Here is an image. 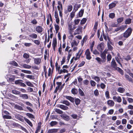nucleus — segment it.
Instances as JSON below:
<instances>
[{
	"label": "nucleus",
	"mask_w": 133,
	"mask_h": 133,
	"mask_svg": "<svg viewBox=\"0 0 133 133\" xmlns=\"http://www.w3.org/2000/svg\"><path fill=\"white\" fill-rule=\"evenodd\" d=\"M132 31V30L131 28H128L123 34V37L126 38H127L130 35Z\"/></svg>",
	"instance_id": "obj_1"
},
{
	"label": "nucleus",
	"mask_w": 133,
	"mask_h": 133,
	"mask_svg": "<svg viewBox=\"0 0 133 133\" xmlns=\"http://www.w3.org/2000/svg\"><path fill=\"white\" fill-rule=\"evenodd\" d=\"M85 55L86 56L87 59L90 60L91 58V53L89 49H87L85 52Z\"/></svg>",
	"instance_id": "obj_2"
},
{
	"label": "nucleus",
	"mask_w": 133,
	"mask_h": 133,
	"mask_svg": "<svg viewBox=\"0 0 133 133\" xmlns=\"http://www.w3.org/2000/svg\"><path fill=\"white\" fill-rule=\"evenodd\" d=\"M83 27L80 25L78 26V28L75 30L74 35L79 34L82 32Z\"/></svg>",
	"instance_id": "obj_3"
},
{
	"label": "nucleus",
	"mask_w": 133,
	"mask_h": 133,
	"mask_svg": "<svg viewBox=\"0 0 133 133\" xmlns=\"http://www.w3.org/2000/svg\"><path fill=\"white\" fill-rule=\"evenodd\" d=\"M104 43L102 42L97 46V49L101 52H102L104 49Z\"/></svg>",
	"instance_id": "obj_4"
},
{
	"label": "nucleus",
	"mask_w": 133,
	"mask_h": 133,
	"mask_svg": "<svg viewBox=\"0 0 133 133\" xmlns=\"http://www.w3.org/2000/svg\"><path fill=\"white\" fill-rule=\"evenodd\" d=\"M112 99L115 101H116L118 103H120L122 101V99L119 96H114L113 97Z\"/></svg>",
	"instance_id": "obj_5"
},
{
	"label": "nucleus",
	"mask_w": 133,
	"mask_h": 133,
	"mask_svg": "<svg viewBox=\"0 0 133 133\" xmlns=\"http://www.w3.org/2000/svg\"><path fill=\"white\" fill-rule=\"evenodd\" d=\"M72 24L71 23H69L68 24V29L69 30V32L70 34L71 35L72 37H73V36L72 35Z\"/></svg>",
	"instance_id": "obj_6"
},
{
	"label": "nucleus",
	"mask_w": 133,
	"mask_h": 133,
	"mask_svg": "<svg viewBox=\"0 0 133 133\" xmlns=\"http://www.w3.org/2000/svg\"><path fill=\"white\" fill-rule=\"evenodd\" d=\"M33 59H34V63L35 64L38 65L40 64L41 62V59L40 58H34Z\"/></svg>",
	"instance_id": "obj_7"
},
{
	"label": "nucleus",
	"mask_w": 133,
	"mask_h": 133,
	"mask_svg": "<svg viewBox=\"0 0 133 133\" xmlns=\"http://www.w3.org/2000/svg\"><path fill=\"white\" fill-rule=\"evenodd\" d=\"M8 80L10 82H12L14 81L15 78V76L12 75H10V77H8Z\"/></svg>",
	"instance_id": "obj_8"
},
{
	"label": "nucleus",
	"mask_w": 133,
	"mask_h": 133,
	"mask_svg": "<svg viewBox=\"0 0 133 133\" xmlns=\"http://www.w3.org/2000/svg\"><path fill=\"white\" fill-rule=\"evenodd\" d=\"M107 104L109 106L112 107L114 105L115 103L113 101L109 100L107 101Z\"/></svg>",
	"instance_id": "obj_9"
},
{
	"label": "nucleus",
	"mask_w": 133,
	"mask_h": 133,
	"mask_svg": "<svg viewBox=\"0 0 133 133\" xmlns=\"http://www.w3.org/2000/svg\"><path fill=\"white\" fill-rule=\"evenodd\" d=\"M61 116L65 120L68 121L69 119V117L67 115L63 114L61 115Z\"/></svg>",
	"instance_id": "obj_10"
},
{
	"label": "nucleus",
	"mask_w": 133,
	"mask_h": 133,
	"mask_svg": "<svg viewBox=\"0 0 133 133\" xmlns=\"http://www.w3.org/2000/svg\"><path fill=\"white\" fill-rule=\"evenodd\" d=\"M114 2H115V3L112 2L109 5V9H111L115 6L116 4L118 2L117 1H115Z\"/></svg>",
	"instance_id": "obj_11"
},
{
	"label": "nucleus",
	"mask_w": 133,
	"mask_h": 133,
	"mask_svg": "<svg viewBox=\"0 0 133 133\" xmlns=\"http://www.w3.org/2000/svg\"><path fill=\"white\" fill-rule=\"evenodd\" d=\"M59 129H52L49 130L48 131V133H55L57 132Z\"/></svg>",
	"instance_id": "obj_12"
},
{
	"label": "nucleus",
	"mask_w": 133,
	"mask_h": 133,
	"mask_svg": "<svg viewBox=\"0 0 133 133\" xmlns=\"http://www.w3.org/2000/svg\"><path fill=\"white\" fill-rule=\"evenodd\" d=\"M111 66L115 69H116L117 67V66L116 64L115 60L114 59H112L111 62Z\"/></svg>",
	"instance_id": "obj_13"
},
{
	"label": "nucleus",
	"mask_w": 133,
	"mask_h": 133,
	"mask_svg": "<svg viewBox=\"0 0 133 133\" xmlns=\"http://www.w3.org/2000/svg\"><path fill=\"white\" fill-rule=\"evenodd\" d=\"M81 51V50H80L78 52V53L77 54L76 57L75 58L74 57V58L75 61H76L79 59L80 57L81 56L82 53V52L80 53Z\"/></svg>",
	"instance_id": "obj_14"
},
{
	"label": "nucleus",
	"mask_w": 133,
	"mask_h": 133,
	"mask_svg": "<svg viewBox=\"0 0 133 133\" xmlns=\"http://www.w3.org/2000/svg\"><path fill=\"white\" fill-rule=\"evenodd\" d=\"M57 44L56 39H54L52 44V46L53 49L54 51H55V47L56 46Z\"/></svg>",
	"instance_id": "obj_15"
},
{
	"label": "nucleus",
	"mask_w": 133,
	"mask_h": 133,
	"mask_svg": "<svg viewBox=\"0 0 133 133\" xmlns=\"http://www.w3.org/2000/svg\"><path fill=\"white\" fill-rule=\"evenodd\" d=\"M101 54V56L103 60V61L105 62L106 61V54L104 53H103L102 52Z\"/></svg>",
	"instance_id": "obj_16"
},
{
	"label": "nucleus",
	"mask_w": 133,
	"mask_h": 133,
	"mask_svg": "<svg viewBox=\"0 0 133 133\" xmlns=\"http://www.w3.org/2000/svg\"><path fill=\"white\" fill-rule=\"evenodd\" d=\"M65 97L72 103L74 102L75 101L74 99L70 96H65Z\"/></svg>",
	"instance_id": "obj_17"
},
{
	"label": "nucleus",
	"mask_w": 133,
	"mask_h": 133,
	"mask_svg": "<svg viewBox=\"0 0 133 133\" xmlns=\"http://www.w3.org/2000/svg\"><path fill=\"white\" fill-rule=\"evenodd\" d=\"M36 30L38 33H40L42 32L43 28L41 26H38L36 27Z\"/></svg>",
	"instance_id": "obj_18"
},
{
	"label": "nucleus",
	"mask_w": 133,
	"mask_h": 133,
	"mask_svg": "<svg viewBox=\"0 0 133 133\" xmlns=\"http://www.w3.org/2000/svg\"><path fill=\"white\" fill-rule=\"evenodd\" d=\"M19 96L24 99H27L28 98V95L26 94H20L19 95Z\"/></svg>",
	"instance_id": "obj_19"
},
{
	"label": "nucleus",
	"mask_w": 133,
	"mask_h": 133,
	"mask_svg": "<svg viewBox=\"0 0 133 133\" xmlns=\"http://www.w3.org/2000/svg\"><path fill=\"white\" fill-rule=\"evenodd\" d=\"M80 7L81 5L80 4H76L74 6L73 10L76 12Z\"/></svg>",
	"instance_id": "obj_20"
},
{
	"label": "nucleus",
	"mask_w": 133,
	"mask_h": 133,
	"mask_svg": "<svg viewBox=\"0 0 133 133\" xmlns=\"http://www.w3.org/2000/svg\"><path fill=\"white\" fill-rule=\"evenodd\" d=\"M15 117L18 119L22 121L23 120V116L19 114H17L15 116Z\"/></svg>",
	"instance_id": "obj_21"
},
{
	"label": "nucleus",
	"mask_w": 133,
	"mask_h": 133,
	"mask_svg": "<svg viewBox=\"0 0 133 133\" xmlns=\"http://www.w3.org/2000/svg\"><path fill=\"white\" fill-rule=\"evenodd\" d=\"M58 107L64 110H67L68 109L67 107L63 105H59Z\"/></svg>",
	"instance_id": "obj_22"
},
{
	"label": "nucleus",
	"mask_w": 133,
	"mask_h": 133,
	"mask_svg": "<svg viewBox=\"0 0 133 133\" xmlns=\"http://www.w3.org/2000/svg\"><path fill=\"white\" fill-rule=\"evenodd\" d=\"M29 36L33 39H36L37 37V35L35 33L30 34Z\"/></svg>",
	"instance_id": "obj_23"
},
{
	"label": "nucleus",
	"mask_w": 133,
	"mask_h": 133,
	"mask_svg": "<svg viewBox=\"0 0 133 133\" xmlns=\"http://www.w3.org/2000/svg\"><path fill=\"white\" fill-rule=\"evenodd\" d=\"M21 65L25 68L30 69L31 68V65H28L25 64H22Z\"/></svg>",
	"instance_id": "obj_24"
},
{
	"label": "nucleus",
	"mask_w": 133,
	"mask_h": 133,
	"mask_svg": "<svg viewBox=\"0 0 133 133\" xmlns=\"http://www.w3.org/2000/svg\"><path fill=\"white\" fill-rule=\"evenodd\" d=\"M96 60L97 61L98 63L100 64H102V63H104V62L103 61V60L102 59L99 57H97L95 58Z\"/></svg>",
	"instance_id": "obj_25"
},
{
	"label": "nucleus",
	"mask_w": 133,
	"mask_h": 133,
	"mask_svg": "<svg viewBox=\"0 0 133 133\" xmlns=\"http://www.w3.org/2000/svg\"><path fill=\"white\" fill-rule=\"evenodd\" d=\"M14 108L15 109L19 110H23V108L22 107L17 104L15 105Z\"/></svg>",
	"instance_id": "obj_26"
},
{
	"label": "nucleus",
	"mask_w": 133,
	"mask_h": 133,
	"mask_svg": "<svg viewBox=\"0 0 133 133\" xmlns=\"http://www.w3.org/2000/svg\"><path fill=\"white\" fill-rule=\"evenodd\" d=\"M132 19L129 18H127L125 20L124 22L125 24H129L131 22Z\"/></svg>",
	"instance_id": "obj_27"
},
{
	"label": "nucleus",
	"mask_w": 133,
	"mask_h": 133,
	"mask_svg": "<svg viewBox=\"0 0 133 133\" xmlns=\"http://www.w3.org/2000/svg\"><path fill=\"white\" fill-rule=\"evenodd\" d=\"M71 92L72 94L74 95H76L78 93V91L76 88H74L72 89Z\"/></svg>",
	"instance_id": "obj_28"
},
{
	"label": "nucleus",
	"mask_w": 133,
	"mask_h": 133,
	"mask_svg": "<svg viewBox=\"0 0 133 133\" xmlns=\"http://www.w3.org/2000/svg\"><path fill=\"white\" fill-rule=\"evenodd\" d=\"M24 119L27 123L31 127H32V123L28 119L25 117H24Z\"/></svg>",
	"instance_id": "obj_29"
},
{
	"label": "nucleus",
	"mask_w": 133,
	"mask_h": 133,
	"mask_svg": "<svg viewBox=\"0 0 133 133\" xmlns=\"http://www.w3.org/2000/svg\"><path fill=\"white\" fill-rule=\"evenodd\" d=\"M125 91V89L123 88L119 87L118 89V91L121 93L124 92Z\"/></svg>",
	"instance_id": "obj_30"
},
{
	"label": "nucleus",
	"mask_w": 133,
	"mask_h": 133,
	"mask_svg": "<svg viewBox=\"0 0 133 133\" xmlns=\"http://www.w3.org/2000/svg\"><path fill=\"white\" fill-rule=\"evenodd\" d=\"M3 118L4 119H11V116L8 115H3V114H2Z\"/></svg>",
	"instance_id": "obj_31"
},
{
	"label": "nucleus",
	"mask_w": 133,
	"mask_h": 133,
	"mask_svg": "<svg viewBox=\"0 0 133 133\" xmlns=\"http://www.w3.org/2000/svg\"><path fill=\"white\" fill-rule=\"evenodd\" d=\"M61 103L66 105L69 106L70 105V103L67 100H64L63 101L61 102Z\"/></svg>",
	"instance_id": "obj_32"
},
{
	"label": "nucleus",
	"mask_w": 133,
	"mask_h": 133,
	"mask_svg": "<svg viewBox=\"0 0 133 133\" xmlns=\"http://www.w3.org/2000/svg\"><path fill=\"white\" fill-rule=\"evenodd\" d=\"M21 71L22 72H24V73H26V74H32V72L31 71H29V70H22Z\"/></svg>",
	"instance_id": "obj_33"
},
{
	"label": "nucleus",
	"mask_w": 133,
	"mask_h": 133,
	"mask_svg": "<svg viewBox=\"0 0 133 133\" xmlns=\"http://www.w3.org/2000/svg\"><path fill=\"white\" fill-rule=\"evenodd\" d=\"M66 72L67 73L68 72V71L65 69H63V70L61 69L60 70V72H59V74H61L62 73H65Z\"/></svg>",
	"instance_id": "obj_34"
},
{
	"label": "nucleus",
	"mask_w": 133,
	"mask_h": 133,
	"mask_svg": "<svg viewBox=\"0 0 133 133\" xmlns=\"http://www.w3.org/2000/svg\"><path fill=\"white\" fill-rule=\"evenodd\" d=\"M79 93L81 96H84L85 95L84 94L82 90L80 88H79L78 90Z\"/></svg>",
	"instance_id": "obj_35"
},
{
	"label": "nucleus",
	"mask_w": 133,
	"mask_h": 133,
	"mask_svg": "<svg viewBox=\"0 0 133 133\" xmlns=\"http://www.w3.org/2000/svg\"><path fill=\"white\" fill-rule=\"evenodd\" d=\"M26 77L31 79H34L35 78L34 76L32 75H26Z\"/></svg>",
	"instance_id": "obj_36"
},
{
	"label": "nucleus",
	"mask_w": 133,
	"mask_h": 133,
	"mask_svg": "<svg viewBox=\"0 0 133 133\" xmlns=\"http://www.w3.org/2000/svg\"><path fill=\"white\" fill-rule=\"evenodd\" d=\"M12 93L16 95H19L20 94L21 92L16 90H13L12 91Z\"/></svg>",
	"instance_id": "obj_37"
},
{
	"label": "nucleus",
	"mask_w": 133,
	"mask_h": 133,
	"mask_svg": "<svg viewBox=\"0 0 133 133\" xmlns=\"http://www.w3.org/2000/svg\"><path fill=\"white\" fill-rule=\"evenodd\" d=\"M88 39L87 36L86 35L85 36L84 38H83V40L81 41L82 45H83V43L85 42H86Z\"/></svg>",
	"instance_id": "obj_38"
},
{
	"label": "nucleus",
	"mask_w": 133,
	"mask_h": 133,
	"mask_svg": "<svg viewBox=\"0 0 133 133\" xmlns=\"http://www.w3.org/2000/svg\"><path fill=\"white\" fill-rule=\"evenodd\" d=\"M115 15L114 13H110L109 15V17L110 18L113 19L115 17Z\"/></svg>",
	"instance_id": "obj_39"
},
{
	"label": "nucleus",
	"mask_w": 133,
	"mask_h": 133,
	"mask_svg": "<svg viewBox=\"0 0 133 133\" xmlns=\"http://www.w3.org/2000/svg\"><path fill=\"white\" fill-rule=\"evenodd\" d=\"M84 13V10H81L78 13V16L81 17L82 16Z\"/></svg>",
	"instance_id": "obj_40"
},
{
	"label": "nucleus",
	"mask_w": 133,
	"mask_h": 133,
	"mask_svg": "<svg viewBox=\"0 0 133 133\" xmlns=\"http://www.w3.org/2000/svg\"><path fill=\"white\" fill-rule=\"evenodd\" d=\"M75 101L76 104L77 105H78L80 102V100L78 98H76Z\"/></svg>",
	"instance_id": "obj_41"
},
{
	"label": "nucleus",
	"mask_w": 133,
	"mask_h": 133,
	"mask_svg": "<svg viewBox=\"0 0 133 133\" xmlns=\"http://www.w3.org/2000/svg\"><path fill=\"white\" fill-rule=\"evenodd\" d=\"M55 111L57 113L61 114L63 113V111L59 109H55Z\"/></svg>",
	"instance_id": "obj_42"
},
{
	"label": "nucleus",
	"mask_w": 133,
	"mask_h": 133,
	"mask_svg": "<svg viewBox=\"0 0 133 133\" xmlns=\"http://www.w3.org/2000/svg\"><path fill=\"white\" fill-rule=\"evenodd\" d=\"M124 19V18L123 17H121L118 18L117 19V22L118 23H121L122 22Z\"/></svg>",
	"instance_id": "obj_43"
},
{
	"label": "nucleus",
	"mask_w": 133,
	"mask_h": 133,
	"mask_svg": "<svg viewBox=\"0 0 133 133\" xmlns=\"http://www.w3.org/2000/svg\"><path fill=\"white\" fill-rule=\"evenodd\" d=\"M116 69L118 71L121 75H123V71L122 69L118 67H117Z\"/></svg>",
	"instance_id": "obj_44"
},
{
	"label": "nucleus",
	"mask_w": 133,
	"mask_h": 133,
	"mask_svg": "<svg viewBox=\"0 0 133 133\" xmlns=\"http://www.w3.org/2000/svg\"><path fill=\"white\" fill-rule=\"evenodd\" d=\"M125 76L126 79L129 81L131 82V81H132V79L131 78H130L128 75L125 74Z\"/></svg>",
	"instance_id": "obj_45"
},
{
	"label": "nucleus",
	"mask_w": 133,
	"mask_h": 133,
	"mask_svg": "<svg viewBox=\"0 0 133 133\" xmlns=\"http://www.w3.org/2000/svg\"><path fill=\"white\" fill-rule=\"evenodd\" d=\"M23 81L21 79H18L17 80L15 81V84H19L20 85L21 82H23Z\"/></svg>",
	"instance_id": "obj_46"
},
{
	"label": "nucleus",
	"mask_w": 133,
	"mask_h": 133,
	"mask_svg": "<svg viewBox=\"0 0 133 133\" xmlns=\"http://www.w3.org/2000/svg\"><path fill=\"white\" fill-rule=\"evenodd\" d=\"M55 26L56 32V33H57L58 32V31L59 29V26L58 25H56V24L55 25Z\"/></svg>",
	"instance_id": "obj_47"
},
{
	"label": "nucleus",
	"mask_w": 133,
	"mask_h": 133,
	"mask_svg": "<svg viewBox=\"0 0 133 133\" xmlns=\"http://www.w3.org/2000/svg\"><path fill=\"white\" fill-rule=\"evenodd\" d=\"M92 79H94L97 82H99L100 81V79L97 76H95L94 78H92Z\"/></svg>",
	"instance_id": "obj_48"
},
{
	"label": "nucleus",
	"mask_w": 133,
	"mask_h": 133,
	"mask_svg": "<svg viewBox=\"0 0 133 133\" xmlns=\"http://www.w3.org/2000/svg\"><path fill=\"white\" fill-rule=\"evenodd\" d=\"M26 115L28 116L30 118H34V115L32 114L27 113L26 114Z\"/></svg>",
	"instance_id": "obj_49"
},
{
	"label": "nucleus",
	"mask_w": 133,
	"mask_h": 133,
	"mask_svg": "<svg viewBox=\"0 0 133 133\" xmlns=\"http://www.w3.org/2000/svg\"><path fill=\"white\" fill-rule=\"evenodd\" d=\"M77 45L78 44L76 41H74V42L71 43V46L72 47H73L74 46H77Z\"/></svg>",
	"instance_id": "obj_50"
},
{
	"label": "nucleus",
	"mask_w": 133,
	"mask_h": 133,
	"mask_svg": "<svg viewBox=\"0 0 133 133\" xmlns=\"http://www.w3.org/2000/svg\"><path fill=\"white\" fill-rule=\"evenodd\" d=\"M120 30L121 31L124 30L125 28L127 27L126 25H122L119 27Z\"/></svg>",
	"instance_id": "obj_51"
},
{
	"label": "nucleus",
	"mask_w": 133,
	"mask_h": 133,
	"mask_svg": "<svg viewBox=\"0 0 133 133\" xmlns=\"http://www.w3.org/2000/svg\"><path fill=\"white\" fill-rule=\"evenodd\" d=\"M107 44L108 47L109 49L111 50H112L113 48L110 45V43H109V42H108Z\"/></svg>",
	"instance_id": "obj_52"
},
{
	"label": "nucleus",
	"mask_w": 133,
	"mask_h": 133,
	"mask_svg": "<svg viewBox=\"0 0 133 133\" xmlns=\"http://www.w3.org/2000/svg\"><path fill=\"white\" fill-rule=\"evenodd\" d=\"M23 57L25 59H27L29 58V54L26 53H25L23 56Z\"/></svg>",
	"instance_id": "obj_53"
},
{
	"label": "nucleus",
	"mask_w": 133,
	"mask_h": 133,
	"mask_svg": "<svg viewBox=\"0 0 133 133\" xmlns=\"http://www.w3.org/2000/svg\"><path fill=\"white\" fill-rule=\"evenodd\" d=\"M11 64L15 66H18V64L15 61H13L11 63Z\"/></svg>",
	"instance_id": "obj_54"
},
{
	"label": "nucleus",
	"mask_w": 133,
	"mask_h": 133,
	"mask_svg": "<svg viewBox=\"0 0 133 133\" xmlns=\"http://www.w3.org/2000/svg\"><path fill=\"white\" fill-rule=\"evenodd\" d=\"M18 72V70L16 69H14L12 70L11 72L12 73L14 74H17Z\"/></svg>",
	"instance_id": "obj_55"
},
{
	"label": "nucleus",
	"mask_w": 133,
	"mask_h": 133,
	"mask_svg": "<svg viewBox=\"0 0 133 133\" xmlns=\"http://www.w3.org/2000/svg\"><path fill=\"white\" fill-rule=\"evenodd\" d=\"M57 124V122L56 121H52L50 123V125L51 126H53L54 125H56Z\"/></svg>",
	"instance_id": "obj_56"
},
{
	"label": "nucleus",
	"mask_w": 133,
	"mask_h": 133,
	"mask_svg": "<svg viewBox=\"0 0 133 133\" xmlns=\"http://www.w3.org/2000/svg\"><path fill=\"white\" fill-rule=\"evenodd\" d=\"M53 72V70H51V68H49L48 71V76H50V75L52 74Z\"/></svg>",
	"instance_id": "obj_57"
},
{
	"label": "nucleus",
	"mask_w": 133,
	"mask_h": 133,
	"mask_svg": "<svg viewBox=\"0 0 133 133\" xmlns=\"http://www.w3.org/2000/svg\"><path fill=\"white\" fill-rule=\"evenodd\" d=\"M87 21V19L85 18H83L81 21L80 23L81 24H83L85 23Z\"/></svg>",
	"instance_id": "obj_58"
},
{
	"label": "nucleus",
	"mask_w": 133,
	"mask_h": 133,
	"mask_svg": "<svg viewBox=\"0 0 133 133\" xmlns=\"http://www.w3.org/2000/svg\"><path fill=\"white\" fill-rule=\"evenodd\" d=\"M90 83L91 86L94 87L96 85V83L94 81L91 80L90 81Z\"/></svg>",
	"instance_id": "obj_59"
},
{
	"label": "nucleus",
	"mask_w": 133,
	"mask_h": 133,
	"mask_svg": "<svg viewBox=\"0 0 133 133\" xmlns=\"http://www.w3.org/2000/svg\"><path fill=\"white\" fill-rule=\"evenodd\" d=\"M105 95L107 98L109 99V92L108 91H107L105 92Z\"/></svg>",
	"instance_id": "obj_60"
},
{
	"label": "nucleus",
	"mask_w": 133,
	"mask_h": 133,
	"mask_svg": "<svg viewBox=\"0 0 133 133\" xmlns=\"http://www.w3.org/2000/svg\"><path fill=\"white\" fill-rule=\"evenodd\" d=\"M72 6L71 5H69L68 6V11L69 12H70L72 10Z\"/></svg>",
	"instance_id": "obj_61"
},
{
	"label": "nucleus",
	"mask_w": 133,
	"mask_h": 133,
	"mask_svg": "<svg viewBox=\"0 0 133 133\" xmlns=\"http://www.w3.org/2000/svg\"><path fill=\"white\" fill-rule=\"evenodd\" d=\"M124 59L127 61H128L131 59V57L129 55L127 56L126 57H124Z\"/></svg>",
	"instance_id": "obj_62"
},
{
	"label": "nucleus",
	"mask_w": 133,
	"mask_h": 133,
	"mask_svg": "<svg viewBox=\"0 0 133 133\" xmlns=\"http://www.w3.org/2000/svg\"><path fill=\"white\" fill-rule=\"evenodd\" d=\"M76 12H75V11H73L70 14V17L71 18H73L75 16V13Z\"/></svg>",
	"instance_id": "obj_63"
},
{
	"label": "nucleus",
	"mask_w": 133,
	"mask_h": 133,
	"mask_svg": "<svg viewBox=\"0 0 133 133\" xmlns=\"http://www.w3.org/2000/svg\"><path fill=\"white\" fill-rule=\"evenodd\" d=\"M83 82L84 84L87 85L89 84V81L87 79H85L83 81Z\"/></svg>",
	"instance_id": "obj_64"
}]
</instances>
